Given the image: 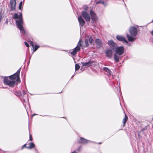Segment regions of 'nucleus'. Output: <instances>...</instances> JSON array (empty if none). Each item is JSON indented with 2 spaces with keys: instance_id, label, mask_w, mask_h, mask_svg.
Returning <instances> with one entry per match:
<instances>
[{
  "instance_id": "nucleus-38",
  "label": "nucleus",
  "mask_w": 153,
  "mask_h": 153,
  "mask_svg": "<svg viewBox=\"0 0 153 153\" xmlns=\"http://www.w3.org/2000/svg\"><path fill=\"white\" fill-rule=\"evenodd\" d=\"M152 120H153V118H152Z\"/></svg>"
},
{
  "instance_id": "nucleus-7",
  "label": "nucleus",
  "mask_w": 153,
  "mask_h": 153,
  "mask_svg": "<svg viewBox=\"0 0 153 153\" xmlns=\"http://www.w3.org/2000/svg\"><path fill=\"white\" fill-rule=\"evenodd\" d=\"M90 14L91 18L92 19L93 23L95 22L97 20V17L95 13L92 10H91Z\"/></svg>"
},
{
  "instance_id": "nucleus-13",
  "label": "nucleus",
  "mask_w": 153,
  "mask_h": 153,
  "mask_svg": "<svg viewBox=\"0 0 153 153\" xmlns=\"http://www.w3.org/2000/svg\"><path fill=\"white\" fill-rule=\"evenodd\" d=\"M10 5L11 10H15V7L16 6V0H10Z\"/></svg>"
},
{
  "instance_id": "nucleus-10",
  "label": "nucleus",
  "mask_w": 153,
  "mask_h": 153,
  "mask_svg": "<svg viewBox=\"0 0 153 153\" xmlns=\"http://www.w3.org/2000/svg\"><path fill=\"white\" fill-rule=\"evenodd\" d=\"M78 19L80 27L81 28V27H83L85 23V21L82 19L81 16H78Z\"/></svg>"
},
{
  "instance_id": "nucleus-4",
  "label": "nucleus",
  "mask_w": 153,
  "mask_h": 153,
  "mask_svg": "<svg viewBox=\"0 0 153 153\" xmlns=\"http://www.w3.org/2000/svg\"><path fill=\"white\" fill-rule=\"evenodd\" d=\"M81 39H79V40L77 44V46L74 48L73 49V51L71 52V53L72 55L74 56L76 54L77 52L80 51L81 48H80L82 45L81 43Z\"/></svg>"
},
{
  "instance_id": "nucleus-24",
  "label": "nucleus",
  "mask_w": 153,
  "mask_h": 153,
  "mask_svg": "<svg viewBox=\"0 0 153 153\" xmlns=\"http://www.w3.org/2000/svg\"><path fill=\"white\" fill-rule=\"evenodd\" d=\"M88 40L89 43L90 44L92 43L93 41V39H92V38L91 37L88 38Z\"/></svg>"
},
{
  "instance_id": "nucleus-16",
  "label": "nucleus",
  "mask_w": 153,
  "mask_h": 153,
  "mask_svg": "<svg viewBox=\"0 0 153 153\" xmlns=\"http://www.w3.org/2000/svg\"><path fill=\"white\" fill-rule=\"evenodd\" d=\"M95 43L99 47H101L102 45L101 41L99 39H96L95 40Z\"/></svg>"
},
{
  "instance_id": "nucleus-37",
  "label": "nucleus",
  "mask_w": 153,
  "mask_h": 153,
  "mask_svg": "<svg viewBox=\"0 0 153 153\" xmlns=\"http://www.w3.org/2000/svg\"><path fill=\"white\" fill-rule=\"evenodd\" d=\"M101 143H99V144H101Z\"/></svg>"
},
{
  "instance_id": "nucleus-34",
  "label": "nucleus",
  "mask_w": 153,
  "mask_h": 153,
  "mask_svg": "<svg viewBox=\"0 0 153 153\" xmlns=\"http://www.w3.org/2000/svg\"><path fill=\"white\" fill-rule=\"evenodd\" d=\"M88 7H86V8H85V10H87L88 9Z\"/></svg>"
},
{
  "instance_id": "nucleus-40",
  "label": "nucleus",
  "mask_w": 153,
  "mask_h": 153,
  "mask_svg": "<svg viewBox=\"0 0 153 153\" xmlns=\"http://www.w3.org/2000/svg\"><path fill=\"white\" fill-rule=\"evenodd\" d=\"M152 22H153V20L152 21Z\"/></svg>"
},
{
  "instance_id": "nucleus-18",
  "label": "nucleus",
  "mask_w": 153,
  "mask_h": 153,
  "mask_svg": "<svg viewBox=\"0 0 153 153\" xmlns=\"http://www.w3.org/2000/svg\"><path fill=\"white\" fill-rule=\"evenodd\" d=\"M103 70L107 72L108 73V76H110L111 75V71L107 67H104L103 68Z\"/></svg>"
},
{
  "instance_id": "nucleus-25",
  "label": "nucleus",
  "mask_w": 153,
  "mask_h": 153,
  "mask_svg": "<svg viewBox=\"0 0 153 153\" xmlns=\"http://www.w3.org/2000/svg\"><path fill=\"white\" fill-rule=\"evenodd\" d=\"M39 47V46L38 45H36L34 47L33 51H35Z\"/></svg>"
},
{
  "instance_id": "nucleus-23",
  "label": "nucleus",
  "mask_w": 153,
  "mask_h": 153,
  "mask_svg": "<svg viewBox=\"0 0 153 153\" xmlns=\"http://www.w3.org/2000/svg\"><path fill=\"white\" fill-rule=\"evenodd\" d=\"M22 1H21L19 4V10H22Z\"/></svg>"
},
{
  "instance_id": "nucleus-9",
  "label": "nucleus",
  "mask_w": 153,
  "mask_h": 153,
  "mask_svg": "<svg viewBox=\"0 0 153 153\" xmlns=\"http://www.w3.org/2000/svg\"><path fill=\"white\" fill-rule=\"evenodd\" d=\"M77 142L79 143L82 144H85L91 142V141L85 139L82 137H81L77 140Z\"/></svg>"
},
{
  "instance_id": "nucleus-17",
  "label": "nucleus",
  "mask_w": 153,
  "mask_h": 153,
  "mask_svg": "<svg viewBox=\"0 0 153 153\" xmlns=\"http://www.w3.org/2000/svg\"><path fill=\"white\" fill-rule=\"evenodd\" d=\"M95 3L96 4H103L104 6H105L107 5V4L106 3L104 2V1L103 0H100L99 1H95Z\"/></svg>"
},
{
  "instance_id": "nucleus-31",
  "label": "nucleus",
  "mask_w": 153,
  "mask_h": 153,
  "mask_svg": "<svg viewBox=\"0 0 153 153\" xmlns=\"http://www.w3.org/2000/svg\"><path fill=\"white\" fill-rule=\"evenodd\" d=\"M78 152L76 150H75L73 152H72L71 153H77Z\"/></svg>"
},
{
  "instance_id": "nucleus-35",
  "label": "nucleus",
  "mask_w": 153,
  "mask_h": 153,
  "mask_svg": "<svg viewBox=\"0 0 153 153\" xmlns=\"http://www.w3.org/2000/svg\"><path fill=\"white\" fill-rule=\"evenodd\" d=\"M23 92H24V94H25V92L24 91H23Z\"/></svg>"
},
{
  "instance_id": "nucleus-6",
  "label": "nucleus",
  "mask_w": 153,
  "mask_h": 153,
  "mask_svg": "<svg viewBox=\"0 0 153 153\" xmlns=\"http://www.w3.org/2000/svg\"><path fill=\"white\" fill-rule=\"evenodd\" d=\"M82 16L85 19L86 22H89L90 20V16L88 13L84 11L82 13Z\"/></svg>"
},
{
  "instance_id": "nucleus-29",
  "label": "nucleus",
  "mask_w": 153,
  "mask_h": 153,
  "mask_svg": "<svg viewBox=\"0 0 153 153\" xmlns=\"http://www.w3.org/2000/svg\"><path fill=\"white\" fill-rule=\"evenodd\" d=\"M26 147L27 146H26V144H25L21 148V149L22 150L25 147L26 148Z\"/></svg>"
},
{
  "instance_id": "nucleus-36",
  "label": "nucleus",
  "mask_w": 153,
  "mask_h": 153,
  "mask_svg": "<svg viewBox=\"0 0 153 153\" xmlns=\"http://www.w3.org/2000/svg\"><path fill=\"white\" fill-rule=\"evenodd\" d=\"M74 75H73L72 77L71 78H72L74 76Z\"/></svg>"
},
{
  "instance_id": "nucleus-32",
  "label": "nucleus",
  "mask_w": 153,
  "mask_h": 153,
  "mask_svg": "<svg viewBox=\"0 0 153 153\" xmlns=\"http://www.w3.org/2000/svg\"><path fill=\"white\" fill-rule=\"evenodd\" d=\"M151 34L153 36V30L151 32Z\"/></svg>"
},
{
  "instance_id": "nucleus-30",
  "label": "nucleus",
  "mask_w": 153,
  "mask_h": 153,
  "mask_svg": "<svg viewBox=\"0 0 153 153\" xmlns=\"http://www.w3.org/2000/svg\"><path fill=\"white\" fill-rule=\"evenodd\" d=\"M33 140V139L32 138L31 135V134H30V141H32Z\"/></svg>"
},
{
  "instance_id": "nucleus-14",
  "label": "nucleus",
  "mask_w": 153,
  "mask_h": 153,
  "mask_svg": "<svg viewBox=\"0 0 153 153\" xmlns=\"http://www.w3.org/2000/svg\"><path fill=\"white\" fill-rule=\"evenodd\" d=\"M94 62V61H92L90 60L88 62H82L83 66L88 67L92 65L93 63Z\"/></svg>"
},
{
  "instance_id": "nucleus-22",
  "label": "nucleus",
  "mask_w": 153,
  "mask_h": 153,
  "mask_svg": "<svg viewBox=\"0 0 153 153\" xmlns=\"http://www.w3.org/2000/svg\"><path fill=\"white\" fill-rule=\"evenodd\" d=\"M80 68V66L78 64H76L75 65V70L76 71L78 70Z\"/></svg>"
},
{
  "instance_id": "nucleus-26",
  "label": "nucleus",
  "mask_w": 153,
  "mask_h": 153,
  "mask_svg": "<svg viewBox=\"0 0 153 153\" xmlns=\"http://www.w3.org/2000/svg\"><path fill=\"white\" fill-rule=\"evenodd\" d=\"M29 43L30 44L31 46H32L33 48H34V44L31 41H30L29 42Z\"/></svg>"
},
{
  "instance_id": "nucleus-28",
  "label": "nucleus",
  "mask_w": 153,
  "mask_h": 153,
  "mask_svg": "<svg viewBox=\"0 0 153 153\" xmlns=\"http://www.w3.org/2000/svg\"><path fill=\"white\" fill-rule=\"evenodd\" d=\"M26 46L27 47H29V45L26 42H24Z\"/></svg>"
},
{
  "instance_id": "nucleus-21",
  "label": "nucleus",
  "mask_w": 153,
  "mask_h": 153,
  "mask_svg": "<svg viewBox=\"0 0 153 153\" xmlns=\"http://www.w3.org/2000/svg\"><path fill=\"white\" fill-rule=\"evenodd\" d=\"M89 41L88 39H85V44L86 47H88L89 46L88 44Z\"/></svg>"
},
{
  "instance_id": "nucleus-3",
  "label": "nucleus",
  "mask_w": 153,
  "mask_h": 153,
  "mask_svg": "<svg viewBox=\"0 0 153 153\" xmlns=\"http://www.w3.org/2000/svg\"><path fill=\"white\" fill-rule=\"evenodd\" d=\"M115 53L114 55V60L116 63H117L124 51V48L122 46L117 47L114 49Z\"/></svg>"
},
{
  "instance_id": "nucleus-12",
  "label": "nucleus",
  "mask_w": 153,
  "mask_h": 153,
  "mask_svg": "<svg viewBox=\"0 0 153 153\" xmlns=\"http://www.w3.org/2000/svg\"><path fill=\"white\" fill-rule=\"evenodd\" d=\"M116 39H117L121 42H125L126 43H128V41L123 36L121 35H117L116 36Z\"/></svg>"
},
{
  "instance_id": "nucleus-33",
  "label": "nucleus",
  "mask_w": 153,
  "mask_h": 153,
  "mask_svg": "<svg viewBox=\"0 0 153 153\" xmlns=\"http://www.w3.org/2000/svg\"><path fill=\"white\" fill-rule=\"evenodd\" d=\"M37 115V114H33L32 115V116H34V115Z\"/></svg>"
},
{
  "instance_id": "nucleus-15",
  "label": "nucleus",
  "mask_w": 153,
  "mask_h": 153,
  "mask_svg": "<svg viewBox=\"0 0 153 153\" xmlns=\"http://www.w3.org/2000/svg\"><path fill=\"white\" fill-rule=\"evenodd\" d=\"M127 37L129 42H133L136 39V38L131 36H130L129 35L127 34L126 35Z\"/></svg>"
},
{
  "instance_id": "nucleus-8",
  "label": "nucleus",
  "mask_w": 153,
  "mask_h": 153,
  "mask_svg": "<svg viewBox=\"0 0 153 153\" xmlns=\"http://www.w3.org/2000/svg\"><path fill=\"white\" fill-rule=\"evenodd\" d=\"M108 44L113 50H114L117 47V44L112 40L108 41Z\"/></svg>"
},
{
  "instance_id": "nucleus-2",
  "label": "nucleus",
  "mask_w": 153,
  "mask_h": 153,
  "mask_svg": "<svg viewBox=\"0 0 153 153\" xmlns=\"http://www.w3.org/2000/svg\"><path fill=\"white\" fill-rule=\"evenodd\" d=\"M19 13V15H18L16 13H15L13 16V18L14 19H17L16 20L17 27L20 30L22 34L24 36H26L27 35V33L23 26V20L22 18V14L21 13Z\"/></svg>"
},
{
  "instance_id": "nucleus-5",
  "label": "nucleus",
  "mask_w": 153,
  "mask_h": 153,
  "mask_svg": "<svg viewBox=\"0 0 153 153\" xmlns=\"http://www.w3.org/2000/svg\"><path fill=\"white\" fill-rule=\"evenodd\" d=\"M129 32L131 36L135 37L137 34V28L134 26H131L129 28Z\"/></svg>"
},
{
  "instance_id": "nucleus-27",
  "label": "nucleus",
  "mask_w": 153,
  "mask_h": 153,
  "mask_svg": "<svg viewBox=\"0 0 153 153\" xmlns=\"http://www.w3.org/2000/svg\"><path fill=\"white\" fill-rule=\"evenodd\" d=\"M81 148L82 146H80L76 150L78 152L80 151V150L81 149Z\"/></svg>"
},
{
  "instance_id": "nucleus-11",
  "label": "nucleus",
  "mask_w": 153,
  "mask_h": 153,
  "mask_svg": "<svg viewBox=\"0 0 153 153\" xmlns=\"http://www.w3.org/2000/svg\"><path fill=\"white\" fill-rule=\"evenodd\" d=\"M113 51L112 50L108 49L105 52L106 56L109 59L111 58L113 55Z\"/></svg>"
},
{
  "instance_id": "nucleus-39",
  "label": "nucleus",
  "mask_w": 153,
  "mask_h": 153,
  "mask_svg": "<svg viewBox=\"0 0 153 153\" xmlns=\"http://www.w3.org/2000/svg\"><path fill=\"white\" fill-rule=\"evenodd\" d=\"M152 22H153V20L152 21Z\"/></svg>"
},
{
  "instance_id": "nucleus-1",
  "label": "nucleus",
  "mask_w": 153,
  "mask_h": 153,
  "mask_svg": "<svg viewBox=\"0 0 153 153\" xmlns=\"http://www.w3.org/2000/svg\"><path fill=\"white\" fill-rule=\"evenodd\" d=\"M21 69V68H20L15 74L9 76L11 80L7 78H5L4 80V84L10 87H13L15 84L16 82L15 80H16L17 81L20 82V80L19 79V74Z\"/></svg>"
},
{
  "instance_id": "nucleus-19",
  "label": "nucleus",
  "mask_w": 153,
  "mask_h": 153,
  "mask_svg": "<svg viewBox=\"0 0 153 153\" xmlns=\"http://www.w3.org/2000/svg\"><path fill=\"white\" fill-rule=\"evenodd\" d=\"M29 144V146L26 147L27 149H30L35 147V145L33 142L30 143Z\"/></svg>"
},
{
  "instance_id": "nucleus-20",
  "label": "nucleus",
  "mask_w": 153,
  "mask_h": 153,
  "mask_svg": "<svg viewBox=\"0 0 153 153\" xmlns=\"http://www.w3.org/2000/svg\"><path fill=\"white\" fill-rule=\"evenodd\" d=\"M128 120L127 116L126 114H125V117L123 120V126H125V123Z\"/></svg>"
}]
</instances>
